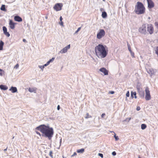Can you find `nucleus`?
Masks as SVG:
<instances>
[{"instance_id":"obj_27","label":"nucleus","mask_w":158,"mask_h":158,"mask_svg":"<svg viewBox=\"0 0 158 158\" xmlns=\"http://www.w3.org/2000/svg\"><path fill=\"white\" fill-rule=\"evenodd\" d=\"M2 30L3 31V33L5 32H6L7 31V28L5 26L3 27Z\"/></svg>"},{"instance_id":"obj_35","label":"nucleus","mask_w":158,"mask_h":158,"mask_svg":"<svg viewBox=\"0 0 158 158\" xmlns=\"http://www.w3.org/2000/svg\"><path fill=\"white\" fill-rule=\"evenodd\" d=\"M98 155L100 156L101 158H103V154L102 153H99L98 154Z\"/></svg>"},{"instance_id":"obj_43","label":"nucleus","mask_w":158,"mask_h":158,"mask_svg":"<svg viewBox=\"0 0 158 158\" xmlns=\"http://www.w3.org/2000/svg\"><path fill=\"white\" fill-rule=\"evenodd\" d=\"M76 155H77V153H76V152H74L73 153V154L71 156L73 157L75 156H76Z\"/></svg>"},{"instance_id":"obj_23","label":"nucleus","mask_w":158,"mask_h":158,"mask_svg":"<svg viewBox=\"0 0 158 158\" xmlns=\"http://www.w3.org/2000/svg\"><path fill=\"white\" fill-rule=\"evenodd\" d=\"M85 149L84 148H81L80 149L77 150V153H83L84 152Z\"/></svg>"},{"instance_id":"obj_4","label":"nucleus","mask_w":158,"mask_h":158,"mask_svg":"<svg viewBox=\"0 0 158 158\" xmlns=\"http://www.w3.org/2000/svg\"><path fill=\"white\" fill-rule=\"evenodd\" d=\"M146 24H143L139 29V31L141 33L146 34L147 32L146 30Z\"/></svg>"},{"instance_id":"obj_51","label":"nucleus","mask_w":158,"mask_h":158,"mask_svg":"<svg viewBox=\"0 0 158 158\" xmlns=\"http://www.w3.org/2000/svg\"><path fill=\"white\" fill-rule=\"evenodd\" d=\"M114 91H111L110 92V94H114Z\"/></svg>"},{"instance_id":"obj_36","label":"nucleus","mask_w":158,"mask_h":158,"mask_svg":"<svg viewBox=\"0 0 158 158\" xmlns=\"http://www.w3.org/2000/svg\"><path fill=\"white\" fill-rule=\"evenodd\" d=\"M114 137L116 140H118L119 139L118 137V136H116L115 135H114Z\"/></svg>"},{"instance_id":"obj_15","label":"nucleus","mask_w":158,"mask_h":158,"mask_svg":"<svg viewBox=\"0 0 158 158\" xmlns=\"http://www.w3.org/2000/svg\"><path fill=\"white\" fill-rule=\"evenodd\" d=\"M147 72L151 76L153 75L154 73V71L152 69H148L147 70Z\"/></svg>"},{"instance_id":"obj_29","label":"nucleus","mask_w":158,"mask_h":158,"mask_svg":"<svg viewBox=\"0 0 158 158\" xmlns=\"http://www.w3.org/2000/svg\"><path fill=\"white\" fill-rule=\"evenodd\" d=\"M4 34L8 37H9L10 36V34L8 32H7V31L6 32L4 33Z\"/></svg>"},{"instance_id":"obj_26","label":"nucleus","mask_w":158,"mask_h":158,"mask_svg":"<svg viewBox=\"0 0 158 158\" xmlns=\"http://www.w3.org/2000/svg\"><path fill=\"white\" fill-rule=\"evenodd\" d=\"M81 29V27H79V28H78L77 29V30L76 31H75V33H74V35H75L77 34V33H78V32L80 31Z\"/></svg>"},{"instance_id":"obj_7","label":"nucleus","mask_w":158,"mask_h":158,"mask_svg":"<svg viewBox=\"0 0 158 158\" xmlns=\"http://www.w3.org/2000/svg\"><path fill=\"white\" fill-rule=\"evenodd\" d=\"M147 30L150 34H152L153 33L154 28L152 24H147Z\"/></svg>"},{"instance_id":"obj_55","label":"nucleus","mask_w":158,"mask_h":158,"mask_svg":"<svg viewBox=\"0 0 158 158\" xmlns=\"http://www.w3.org/2000/svg\"><path fill=\"white\" fill-rule=\"evenodd\" d=\"M2 71V70L0 69V72H1Z\"/></svg>"},{"instance_id":"obj_52","label":"nucleus","mask_w":158,"mask_h":158,"mask_svg":"<svg viewBox=\"0 0 158 158\" xmlns=\"http://www.w3.org/2000/svg\"><path fill=\"white\" fill-rule=\"evenodd\" d=\"M136 109H140V106H138L137 107Z\"/></svg>"},{"instance_id":"obj_46","label":"nucleus","mask_w":158,"mask_h":158,"mask_svg":"<svg viewBox=\"0 0 158 158\" xmlns=\"http://www.w3.org/2000/svg\"><path fill=\"white\" fill-rule=\"evenodd\" d=\"M23 42H27L26 40L25 39H23Z\"/></svg>"},{"instance_id":"obj_38","label":"nucleus","mask_w":158,"mask_h":158,"mask_svg":"<svg viewBox=\"0 0 158 158\" xmlns=\"http://www.w3.org/2000/svg\"><path fill=\"white\" fill-rule=\"evenodd\" d=\"M39 67L42 70H43V69L44 68V66H41V65H39Z\"/></svg>"},{"instance_id":"obj_32","label":"nucleus","mask_w":158,"mask_h":158,"mask_svg":"<svg viewBox=\"0 0 158 158\" xmlns=\"http://www.w3.org/2000/svg\"><path fill=\"white\" fill-rule=\"evenodd\" d=\"M19 67V64H17L14 67V69H17Z\"/></svg>"},{"instance_id":"obj_16","label":"nucleus","mask_w":158,"mask_h":158,"mask_svg":"<svg viewBox=\"0 0 158 158\" xmlns=\"http://www.w3.org/2000/svg\"><path fill=\"white\" fill-rule=\"evenodd\" d=\"M36 89L35 88H29L28 89L29 92L31 93L34 92L35 93L36 92Z\"/></svg>"},{"instance_id":"obj_34","label":"nucleus","mask_w":158,"mask_h":158,"mask_svg":"<svg viewBox=\"0 0 158 158\" xmlns=\"http://www.w3.org/2000/svg\"><path fill=\"white\" fill-rule=\"evenodd\" d=\"M130 52L131 53V56H132L133 57H134V53L132 51H131Z\"/></svg>"},{"instance_id":"obj_62","label":"nucleus","mask_w":158,"mask_h":158,"mask_svg":"<svg viewBox=\"0 0 158 158\" xmlns=\"http://www.w3.org/2000/svg\"><path fill=\"white\" fill-rule=\"evenodd\" d=\"M148 19H150V17H149V18H148Z\"/></svg>"},{"instance_id":"obj_58","label":"nucleus","mask_w":158,"mask_h":158,"mask_svg":"<svg viewBox=\"0 0 158 158\" xmlns=\"http://www.w3.org/2000/svg\"><path fill=\"white\" fill-rule=\"evenodd\" d=\"M137 110H139L140 109H137Z\"/></svg>"},{"instance_id":"obj_41","label":"nucleus","mask_w":158,"mask_h":158,"mask_svg":"<svg viewBox=\"0 0 158 158\" xmlns=\"http://www.w3.org/2000/svg\"><path fill=\"white\" fill-rule=\"evenodd\" d=\"M59 24L61 26H63V23L62 21H61V22H60L59 23Z\"/></svg>"},{"instance_id":"obj_59","label":"nucleus","mask_w":158,"mask_h":158,"mask_svg":"<svg viewBox=\"0 0 158 158\" xmlns=\"http://www.w3.org/2000/svg\"><path fill=\"white\" fill-rule=\"evenodd\" d=\"M45 18L47 19V17H46Z\"/></svg>"},{"instance_id":"obj_19","label":"nucleus","mask_w":158,"mask_h":158,"mask_svg":"<svg viewBox=\"0 0 158 158\" xmlns=\"http://www.w3.org/2000/svg\"><path fill=\"white\" fill-rule=\"evenodd\" d=\"M4 44V42L2 40H1L0 41V51L3 49Z\"/></svg>"},{"instance_id":"obj_28","label":"nucleus","mask_w":158,"mask_h":158,"mask_svg":"<svg viewBox=\"0 0 158 158\" xmlns=\"http://www.w3.org/2000/svg\"><path fill=\"white\" fill-rule=\"evenodd\" d=\"M92 116L89 115L88 113H87L86 114V116L85 117V118H91Z\"/></svg>"},{"instance_id":"obj_18","label":"nucleus","mask_w":158,"mask_h":158,"mask_svg":"<svg viewBox=\"0 0 158 158\" xmlns=\"http://www.w3.org/2000/svg\"><path fill=\"white\" fill-rule=\"evenodd\" d=\"M131 95L132 98H137L136 96V93L135 92H131Z\"/></svg>"},{"instance_id":"obj_61","label":"nucleus","mask_w":158,"mask_h":158,"mask_svg":"<svg viewBox=\"0 0 158 158\" xmlns=\"http://www.w3.org/2000/svg\"><path fill=\"white\" fill-rule=\"evenodd\" d=\"M103 1H105V0H102Z\"/></svg>"},{"instance_id":"obj_25","label":"nucleus","mask_w":158,"mask_h":158,"mask_svg":"<svg viewBox=\"0 0 158 158\" xmlns=\"http://www.w3.org/2000/svg\"><path fill=\"white\" fill-rule=\"evenodd\" d=\"M127 47H128V49L129 51V52H130L132 51V50H131V49L130 45V44L128 42H127Z\"/></svg>"},{"instance_id":"obj_8","label":"nucleus","mask_w":158,"mask_h":158,"mask_svg":"<svg viewBox=\"0 0 158 158\" xmlns=\"http://www.w3.org/2000/svg\"><path fill=\"white\" fill-rule=\"evenodd\" d=\"M62 6V3H57L55 4L53 8L56 11H59L61 10Z\"/></svg>"},{"instance_id":"obj_14","label":"nucleus","mask_w":158,"mask_h":158,"mask_svg":"<svg viewBox=\"0 0 158 158\" xmlns=\"http://www.w3.org/2000/svg\"><path fill=\"white\" fill-rule=\"evenodd\" d=\"M14 20L18 22H20L22 21V18L19 16H15L14 17Z\"/></svg>"},{"instance_id":"obj_11","label":"nucleus","mask_w":158,"mask_h":158,"mask_svg":"<svg viewBox=\"0 0 158 158\" xmlns=\"http://www.w3.org/2000/svg\"><path fill=\"white\" fill-rule=\"evenodd\" d=\"M16 23H14L13 21L10 20L9 23V25L10 28L12 29H14L15 27V25Z\"/></svg>"},{"instance_id":"obj_5","label":"nucleus","mask_w":158,"mask_h":158,"mask_svg":"<svg viewBox=\"0 0 158 158\" xmlns=\"http://www.w3.org/2000/svg\"><path fill=\"white\" fill-rule=\"evenodd\" d=\"M105 34V32L103 29H100L99 31L97 33V37L98 39H101Z\"/></svg>"},{"instance_id":"obj_1","label":"nucleus","mask_w":158,"mask_h":158,"mask_svg":"<svg viewBox=\"0 0 158 158\" xmlns=\"http://www.w3.org/2000/svg\"><path fill=\"white\" fill-rule=\"evenodd\" d=\"M35 129L40 131L42 133V136L48 138L51 137L53 134V129L49 126L44 125H41L37 127Z\"/></svg>"},{"instance_id":"obj_21","label":"nucleus","mask_w":158,"mask_h":158,"mask_svg":"<svg viewBox=\"0 0 158 158\" xmlns=\"http://www.w3.org/2000/svg\"><path fill=\"white\" fill-rule=\"evenodd\" d=\"M0 9L1 10L6 11V10L5 8V5H2L0 8Z\"/></svg>"},{"instance_id":"obj_48","label":"nucleus","mask_w":158,"mask_h":158,"mask_svg":"<svg viewBox=\"0 0 158 158\" xmlns=\"http://www.w3.org/2000/svg\"><path fill=\"white\" fill-rule=\"evenodd\" d=\"M128 121H129L131 119V118H127V120H128Z\"/></svg>"},{"instance_id":"obj_2","label":"nucleus","mask_w":158,"mask_h":158,"mask_svg":"<svg viewBox=\"0 0 158 158\" xmlns=\"http://www.w3.org/2000/svg\"><path fill=\"white\" fill-rule=\"evenodd\" d=\"M95 51L96 55L98 58H104L106 56L108 50L106 46L99 44L95 47Z\"/></svg>"},{"instance_id":"obj_20","label":"nucleus","mask_w":158,"mask_h":158,"mask_svg":"<svg viewBox=\"0 0 158 158\" xmlns=\"http://www.w3.org/2000/svg\"><path fill=\"white\" fill-rule=\"evenodd\" d=\"M141 97H143L144 96V93L143 90H142L138 92Z\"/></svg>"},{"instance_id":"obj_33","label":"nucleus","mask_w":158,"mask_h":158,"mask_svg":"<svg viewBox=\"0 0 158 158\" xmlns=\"http://www.w3.org/2000/svg\"><path fill=\"white\" fill-rule=\"evenodd\" d=\"M55 59V58L52 57L51 59H50L48 61L50 62V63L52 62Z\"/></svg>"},{"instance_id":"obj_50","label":"nucleus","mask_w":158,"mask_h":158,"mask_svg":"<svg viewBox=\"0 0 158 158\" xmlns=\"http://www.w3.org/2000/svg\"><path fill=\"white\" fill-rule=\"evenodd\" d=\"M57 109H60V106L59 105H58L57 106Z\"/></svg>"},{"instance_id":"obj_3","label":"nucleus","mask_w":158,"mask_h":158,"mask_svg":"<svg viewBox=\"0 0 158 158\" xmlns=\"http://www.w3.org/2000/svg\"><path fill=\"white\" fill-rule=\"evenodd\" d=\"M137 4L135 10V13L138 15L143 14L145 12V9L143 4L140 2H138Z\"/></svg>"},{"instance_id":"obj_37","label":"nucleus","mask_w":158,"mask_h":158,"mask_svg":"<svg viewBox=\"0 0 158 158\" xmlns=\"http://www.w3.org/2000/svg\"><path fill=\"white\" fill-rule=\"evenodd\" d=\"M35 132H36V133L37 135H39L40 136H41V134L38 131H35Z\"/></svg>"},{"instance_id":"obj_17","label":"nucleus","mask_w":158,"mask_h":158,"mask_svg":"<svg viewBox=\"0 0 158 158\" xmlns=\"http://www.w3.org/2000/svg\"><path fill=\"white\" fill-rule=\"evenodd\" d=\"M0 88L2 90H6L8 89V87H7L5 85H0Z\"/></svg>"},{"instance_id":"obj_49","label":"nucleus","mask_w":158,"mask_h":158,"mask_svg":"<svg viewBox=\"0 0 158 158\" xmlns=\"http://www.w3.org/2000/svg\"><path fill=\"white\" fill-rule=\"evenodd\" d=\"M47 65H48L46 64H45L44 65H43V66H44V68L45 67H46V66H47Z\"/></svg>"},{"instance_id":"obj_45","label":"nucleus","mask_w":158,"mask_h":158,"mask_svg":"<svg viewBox=\"0 0 158 158\" xmlns=\"http://www.w3.org/2000/svg\"><path fill=\"white\" fill-rule=\"evenodd\" d=\"M60 22H61V21H62V20L63 19V18H62V16L60 17Z\"/></svg>"},{"instance_id":"obj_44","label":"nucleus","mask_w":158,"mask_h":158,"mask_svg":"<svg viewBox=\"0 0 158 158\" xmlns=\"http://www.w3.org/2000/svg\"><path fill=\"white\" fill-rule=\"evenodd\" d=\"M105 114L104 113H103L102 115V118H104V116L105 115Z\"/></svg>"},{"instance_id":"obj_6","label":"nucleus","mask_w":158,"mask_h":158,"mask_svg":"<svg viewBox=\"0 0 158 158\" xmlns=\"http://www.w3.org/2000/svg\"><path fill=\"white\" fill-rule=\"evenodd\" d=\"M146 95L145 97V99L146 100H149L151 99V95L150 91L148 87H146L145 89Z\"/></svg>"},{"instance_id":"obj_10","label":"nucleus","mask_w":158,"mask_h":158,"mask_svg":"<svg viewBox=\"0 0 158 158\" xmlns=\"http://www.w3.org/2000/svg\"><path fill=\"white\" fill-rule=\"evenodd\" d=\"M148 3V7L149 8H152L154 7V4L152 0H147Z\"/></svg>"},{"instance_id":"obj_12","label":"nucleus","mask_w":158,"mask_h":158,"mask_svg":"<svg viewBox=\"0 0 158 158\" xmlns=\"http://www.w3.org/2000/svg\"><path fill=\"white\" fill-rule=\"evenodd\" d=\"M99 70L102 72L104 73V75H107L108 73V71L105 68H101Z\"/></svg>"},{"instance_id":"obj_56","label":"nucleus","mask_w":158,"mask_h":158,"mask_svg":"<svg viewBox=\"0 0 158 158\" xmlns=\"http://www.w3.org/2000/svg\"><path fill=\"white\" fill-rule=\"evenodd\" d=\"M102 9H102V8H101V9H100V10H101V11H102Z\"/></svg>"},{"instance_id":"obj_22","label":"nucleus","mask_w":158,"mask_h":158,"mask_svg":"<svg viewBox=\"0 0 158 158\" xmlns=\"http://www.w3.org/2000/svg\"><path fill=\"white\" fill-rule=\"evenodd\" d=\"M102 16L103 18H106L107 16L106 13L105 11L103 12L102 13Z\"/></svg>"},{"instance_id":"obj_9","label":"nucleus","mask_w":158,"mask_h":158,"mask_svg":"<svg viewBox=\"0 0 158 158\" xmlns=\"http://www.w3.org/2000/svg\"><path fill=\"white\" fill-rule=\"evenodd\" d=\"M70 47V45L69 44L67 46L64 47L63 49L61 50L60 51V53L61 54L64 53L66 52L68 49H69Z\"/></svg>"},{"instance_id":"obj_39","label":"nucleus","mask_w":158,"mask_h":158,"mask_svg":"<svg viewBox=\"0 0 158 158\" xmlns=\"http://www.w3.org/2000/svg\"><path fill=\"white\" fill-rule=\"evenodd\" d=\"M126 95L127 97H129V96L130 94L128 91L127 92V93Z\"/></svg>"},{"instance_id":"obj_63","label":"nucleus","mask_w":158,"mask_h":158,"mask_svg":"<svg viewBox=\"0 0 158 158\" xmlns=\"http://www.w3.org/2000/svg\"><path fill=\"white\" fill-rule=\"evenodd\" d=\"M139 158H141V157H139Z\"/></svg>"},{"instance_id":"obj_47","label":"nucleus","mask_w":158,"mask_h":158,"mask_svg":"<svg viewBox=\"0 0 158 158\" xmlns=\"http://www.w3.org/2000/svg\"><path fill=\"white\" fill-rule=\"evenodd\" d=\"M50 63V62H49V61H48L46 63V64L48 65Z\"/></svg>"},{"instance_id":"obj_31","label":"nucleus","mask_w":158,"mask_h":158,"mask_svg":"<svg viewBox=\"0 0 158 158\" xmlns=\"http://www.w3.org/2000/svg\"><path fill=\"white\" fill-rule=\"evenodd\" d=\"M156 53L157 55L158 56V47H157L155 50Z\"/></svg>"},{"instance_id":"obj_57","label":"nucleus","mask_w":158,"mask_h":158,"mask_svg":"<svg viewBox=\"0 0 158 158\" xmlns=\"http://www.w3.org/2000/svg\"><path fill=\"white\" fill-rule=\"evenodd\" d=\"M63 158H66L64 157L63 156Z\"/></svg>"},{"instance_id":"obj_42","label":"nucleus","mask_w":158,"mask_h":158,"mask_svg":"<svg viewBox=\"0 0 158 158\" xmlns=\"http://www.w3.org/2000/svg\"><path fill=\"white\" fill-rule=\"evenodd\" d=\"M116 153L115 152H112V154L113 156H115V155H116Z\"/></svg>"},{"instance_id":"obj_13","label":"nucleus","mask_w":158,"mask_h":158,"mask_svg":"<svg viewBox=\"0 0 158 158\" xmlns=\"http://www.w3.org/2000/svg\"><path fill=\"white\" fill-rule=\"evenodd\" d=\"M9 90L11 91L12 93L17 92V88L15 87L12 86L9 89Z\"/></svg>"},{"instance_id":"obj_53","label":"nucleus","mask_w":158,"mask_h":158,"mask_svg":"<svg viewBox=\"0 0 158 158\" xmlns=\"http://www.w3.org/2000/svg\"><path fill=\"white\" fill-rule=\"evenodd\" d=\"M7 148L6 149H4V151H6L7 150Z\"/></svg>"},{"instance_id":"obj_40","label":"nucleus","mask_w":158,"mask_h":158,"mask_svg":"<svg viewBox=\"0 0 158 158\" xmlns=\"http://www.w3.org/2000/svg\"><path fill=\"white\" fill-rule=\"evenodd\" d=\"M137 89L138 92L142 90V89H140L139 87H137Z\"/></svg>"},{"instance_id":"obj_60","label":"nucleus","mask_w":158,"mask_h":158,"mask_svg":"<svg viewBox=\"0 0 158 158\" xmlns=\"http://www.w3.org/2000/svg\"><path fill=\"white\" fill-rule=\"evenodd\" d=\"M14 138V136L12 138V139H13Z\"/></svg>"},{"instance_id":"obj_54","label":"nucleus","mask_w":158,"mask_h":158,"mask_svg":"<svg viewBox=\"0 0 158 158\" xmlns=\"http://www.w3.org/2000/svg\"><path fill=\"white\" fill-rule=\"evenodd\" d=\"M0 75L1 76H2V73H0Z\"/></svg>"},{"instance_id":"obj_24","label":"nucleus","mask_w":158,"mask_h":158,"mask_svg":"<svg viewBox=\"0 0 158 158\" xmlns=\"http://www.w3.org/2000/svg\"><path fill=\"white\" fill-rule=\"evenodd\" d=\"M147 127V126L146 124H143L141 125V128L142 130L145 129Z\"/></svg>"},{"instance_id":"obj_30","label":"nucleus","mask_w":158,"mask_h":158,"mask_svg":"<svg viewBox=\"0 0 158 158\" xmlns=\"http://www.w3.org/2000/svg\"><path fill=\"white\" fill-rule=\"evenodd\" d=\"M52 154L53 153L52 151H50L49 153V155L52 158L53 157Z\"/></svg>"}]
</instances>
